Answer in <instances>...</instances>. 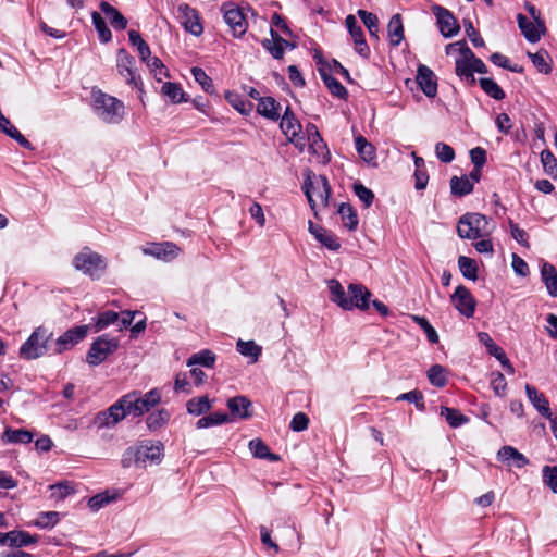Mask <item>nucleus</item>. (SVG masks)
I'll use <instances>...</instances> for the list:
<instances>
[{
    "instance_id": "a18cd8bd",
    "label": "nucleus",
    "mask_w": 557,
    "mask_h": 557,
    "mask_svg": "<svg viewBox=\"0 0 557 557\" xmlns=\"http://www.w3.org/2000/svg\"><path fill=\"white\" fill-rule=\"evenodd\" d=\"M458 267L466 278L472 281L478 278V265L473 259L460 256L458 258Z\"/></svg>"
},
{
    "instance_id": "4d7b16f0",
    "label": "nucleus",
    "mask_w": 557,
    "mask_h": 557,
    "mask_svg": "<svg viewBox=\"0 0 557 557\" xmlns=\"http://www.w3.org/2000/svg\"><path fill=\"white\" fill-rule=\"evenodd\" d=\"M191 74L194 76V79L202 87V89L212 94L214 92V86L211 77L207 75V73L201 67H193Z\"/></svg>"
},
{
    "instance_id": "680f3d73",
    "label": "nucleus",
    "mask_w": 557,
    "mask_h": 557,
    "mask_svg": "<svg viewBox=\"0 0 557 557\" xmlns=\"http://www.w3.org/2000/svg\"><path fill=\"white\" fill-rule=\"evenodd\" d=\"M59 521V515L55 511L41 512L37 519L35 524L41 529L52 528Z\"/></svg>"
},
{
    "instance_id": "c9c22d12",
    "label": "nucleus",
    "mask_w": 557,
    "mask_h": 557,
    "mask_svg": "<svg viewBox=\"0 0 557 557\" xmlns=\"http://www.w3.org/2000/svg\"><path fill=\"white\" fill-rule=\"evenodd\" d=\"M456 74L469 84H474L475 78L472 74V61L468 55H462L456 60Z\"/></svg>"
},
{
    "instance_id": "ddd939ff",
    "label": "nucleus",
    "mask_w": 557,
    "mask_h": 557,
    "mask_svg": "<svg viewBox=\"0 0 557 557\" xmlns=\"http://www.w3.org/2000/svg\"><path fill=\"white\" fill-rule=\"evenodd\" d=\"M177 17L186 32L194 36H200L203 33V26L198 12L187 3H181L177 7Z\"/></svg>"
},
{
    "instance_id": "f257e3e1",
    "label": "nucleus",
    "mask_w": 557,
    "mask_h": 557,
    "mask_svg": "<svg viewBox=\"0 0 557 557\" xmlns=\"http://www.w3.org/2000/svg\"><path fill=\"white\" fill-rule=\"evenodd\" d=\"M330 299L344 310L358 308L367 310L369 308L370 290L361 284H349L347 293L342 284L335 280L327 281Z\"/></svg>"
},
{
    "instance_id": "dca6fc26",
    "label": "nucleus",
    "mask_w": 557,
    "mask_h": 557,
    "mask_svg": "<svg viewBox=\"0 0 557 557\" xmlns=\"http://www.w3.org/2000/svg\"><path fill=\"white\" fill-rule=\"evenodd\" d=\"M137 466H146L147 462L159 463L162 459V444L160 442H146L136 446Z\"/></svg>"
},
{
    "instance_id": "9d476101",
    "label": "nucleus",
    "mask_w": 557,
    "mask_h": 557,
    "mask_svg": "<svg viewBox=\"0 0 557 557\" xmlns=\"http://www.w3.org/2000/svg\"><path fill=\"white\" fill-rule=\"evenodd\" d=\"M224 22L235 37H242L248 28L247 20L243 10L234 3H223L221 7Z\"/></svg>"
},
{
    "instance_id": "4468645a",
    "label": "nucleus",
    "mask_w": 557,
    "mask_h": 557,
    "mask_svg": "<svg viewBox=\"0 0 557 557\" xmlns=\"http://www.w3.org/2000/svg\"><path fill=\"white\" fill-rule=\"evenodd\" d=\"M451 301L460 314L467 318L473 317L476 301L466 286L459 285L456 287L451 295Z\"/></svg>"
},
{
    "instance_id": "4be33fe9",
    "label": "nucleus",
    "mask_w": 557,
    "mask_h": 557,
    "mask_svg": "<svg viewBox=\"0 0 557 557\" xmlns=\"http://www.w3.org/2000/svg\"><path fill=\"white\" fill-rule=\"evenodd\" d=\"M517 22L522 35L529 42L535 44L541 39L545 27L539 26L535 21H529L528 17L521 13L517 15Z\"/></svg>"
},
{
    "instance_id": "e2e57ef3",
    "label": "nucleus",
    "mask_w": 557,
    "mask_h": 557,
    "mask_svg": "<svg viewBox=\"0 0 557 557\" xmlns=\"http://www.w3.org/2000/svg\"><path fill=\"white\" fill-rule=\"evenodd\" d=\"M478 339L482 345L485 346L487 352L493 357H496L503 350V348L496 345V343L486 332H480L478 334Z\"/></svg>"
},
{
    "instance_id": "37998d69",
    "label": "nucleus",
    "mask_w": 557,
    "mask_h": 557,
    "mask_svg": "<svg viewBox=\"0 0 557 557\" xmlns=\"http://www.w3.org/2000/svg\"><path fill=\"white\" fill-rule=\"evenodd\" d=\"M92 24L98 33L99 39L101 42L107 44L112 38V33L110 28L107 26L106 21L98 12L91 13Z\"/></svg>"
},
{
    "instance_id": "a211bd4d",
    "label": "nucleus",
    "mask_w": 557,
    "mask_h": 557,
    "mask_svg": "<svg viewBox=\"0 0 557 557\" xmlns=\"http://www.w3.org/2000/svg\"><path fill=\"white\" fill-rule=\"evenodd\" d=\"M144 255L152 256L157 259L170 261L177 257L178 247L171 242L153 243L148 247L143 248Z\"/></svg>"
},
{
    "instance_id": "7c9ffc66",
    "label": "nucleus",
    "mask_w": 557,
    "mask_h": 557,
    "mask_svg": "<svg viewBox=\"0 0 557 557\" xmlns=\"http://www.w3.org/2000/svg\"><path fill=\"white\" fill-rule=\"evenodd\" d=\"M37 535H32L25 531L13 530L8 532V545L11 547H25L37 543Z\"/></svg>"
},
{
    "instance_id": "864d4df0",
    "label": "nucleus",
    "mask_w": 557,
    "mask_h": 557,
    "mask_svg": "<svg viewBox=\"0 0 557 557\" xmlns=\"http://www.w3.org/2000/svg\"><path fill=\"white\" fill-rule=\"evenodd\" d=\"M323 82L325 86L329 88L330 92L339 98L346 99L348 96L347 89L333 76L331 75H322Z\"/></svg>"
},
{
    "instance_id": "1a4fd4ad",
    "label": "nucleus",
    "mask_w": 557,
    "mask_h": 557,
    "mask_svg": "<svg viewBox=\"0 0 557 557\" xmlns=\"http://www.w3.org/2000/svg\"><path fill=\"white\" fill-rule=\"evenodd\" d=\"M131 404L133 417H140L145 412L150 411L161 400V394L157 388H153L145 394L134 391L127 394Z\"/></svg>"
},
{
    "instance_id": "13d9d810",
    "label": "nucleus",
    "mask_w": 557,
    "mask_h": 557,
    "mask_svg": "<svg viewBox=\"0 0 557 557\" xmlns=\"http://www.w3.org/2000/svg\"><path fill=\"white\" fill-rule=\"evenodd\" d=\"M354 191L356 196L359 198V200L363 202L366 208L371 207L374 199V194L371 189H369L361 183H356L354 184Z\"/></svg>"
},
{
    "instance_id": "2eb2a0df",
    "label": "nucleus",
    "mask_w": 557,
    "mask_h": 557,
    "mask_svg": "<svg viewBox=\"0 0 557 557\" xmlns=\"http://www.w3.org/2000/svg\"><path fill=\"white\" fill-rule=\"evenodd\" d=\"M88 325H78L67 330L55 342V352L62 354L82 342L88 334Z\"/></svg>"
},
{
    "instance_id": "f8f14e48",
    "label": "nucleus",
    "mask_w": 557,
    "mask_h": 557,
    "mask_svg": "<svg viewBox=\"0 0 557 557\" xmlns=\"http://www.w3.org/2000/svg\"><path fill=\"white\" fill-rule=\"evenodd\" d=\"M134 65L135 59L124 48H121L117 51L116 59L117 72L128 85L141 89V78L140 76L136 75Z\"/></svg>"
},
{
    "instance_id": "69168bd1",
    "label": "nucleus",
    "mask_w": 557,
    "mask_h": 557,
    "mask_svg": "<svg viewBox=\"0 0 557 557\" xmlns=\"http://www.w3.org/2000/svg\"><path fill=\"white\" fill-rule=\"evenodd\" d=\"M397 400H407L409 403H413L419 410H424V408H425V405L423 401V395L419 391H410V392L400 394L397 397Z\"/></svg>"
},
{
    "instance_id": "338daca9",
    "label": "nucleus",
    "mask_w": 557,
    "mask_h": 557,
    "mask_svg": "<svg viewBox=\"0 0 557 557\" xmlns=\"http://www.w3.org/2000/svg\"><path fill=\"white\" fill-rule=\"evenodd\" d=\"M463 27L467 36L475 47H483L484 40L480 36L479 32L474 28L470 20H463Z\"/></svg>"
},
{
    "instance_id": "c03bdc74",
    "label": "nucleus",
    "mask_w": 557,
    "mask_h": 557,
    "mask_svg": "<svg viewBox=\"0 0 557 557\" xmlns=\"http://www.w3.org/2000/svg\"><path fill=\"white\" fill-rule=\"evenodd\" d=\"M236 349L240 355L250 357L252 362H256L261 354V347L253 341L245 342L239 339L236 344Z\"/></svg>"
},
{
    "instance_id": "09e8293b",
    "label": "nucleus",
    "mask_w": 557,
    "mask_h": 557,
    "mask_svg": "<svg viewBox=\"0 0 557 557\" xmlns=\"http://www.w3.org/2000/svg\"><path fill=\"white\" fill-rule=\"evenodd\" d=\"M170 419V413L165 409L157 410L147 417L146 423L149 430L156 431L162 428Z\"/></svg>"
},
{
    "instance_id": "f3484780",
    "label": "nucleus",
    "mask_w": 557,
    "mask_h": 557,
    "mask_svg": "<svg viewBox=\"0 0 557 557\" xmlns=\"http://www.w3.org/2000/svg\"><path fill=\"white\" fill-rule=\"evenodd\" d=\"M416 81L422 92L429 97L434 98L437 94V78L434 72L426 65L420 64L417 70Z\"/></svg>"
},
{
    "instance_id": "603ef678",
    "label": "nucleus",
    "mask_w": 557,
    "mask_h": 557,
    "mask_svg": "<svg viewBox=\"0 0 557 557\" xmlns=\"http://www.w3.org/2000/svg\"><path fill=\"white\" fill-rule=\"evenodd\" d=\"M441 413L451 428H458L468 422V418L454 408L443 407Z\"/></svg>"
},
{
    "instance_id": "e433bc0d",
    "label": "nucleus",
    "mask_w": 557,
    "mask_h": 557,
    "mask_svg": "<svg viewBox=\"0 0 557 557\" xmlns=\"http://www.w3.org/2000/svg\"><path fill=\"white\" fill-rule=\"evenodd\" d=\"M216 360V356L209 349H203L199 352H196L189 357L187 360V366L193 367L196 364L213 368Z\"/></svg>"
},
{
    "instance_id": "412c9836",
    "label": "nucleus",
    "mask_w": 557,
    "mask_h": 557,
    "mask_svg": "<svg viewBox=\"0 0 557 557\" xmlns=\"http://www.w3.org/2000/svg\"><path fill=\"white\" fill-rule=\"evenodd\" d=\"M280 128L283 134L286 136L287 140L294 143L295 138L301 132V124L296 119L294 112L289 107L285 109V112L281 119Z\"/></svg>"
},
{
    "instance_id": "8fccbe9b",
    "label": "nucleus",
    "mask_w": 557,
    "mask_h": 557,
    "mask_svg": "<svg viewBox=\"0 0 557 557\" xmlns=\"http://www.w3.org/2000/svg\"><path fill=\"white\" fill-rule=\"evenodd\" d=\"M483 91L495 100H503L505 98L504 90L492 78H480L479 81Z\"/></svg>"
},
{
    "instance_id": "473e14b6",
    "label": "nucleus",
    "mask_w": 557,
    "mask_h": 557,
    "mask_svg": "<svg viewBox=\"0 0 557 557\" xmlns=\"http://www.w3.org/2000/svg\"><path fill=\"white\" fill-rule=\"evenodd\" d=\"M450 190L454 196L463 197L473 191V182L467 175L450 178Z\"/></svg>"
},
{
    "instance_id": "0eeeda50",
    "label": "nucleus",
    "mask_w": 557,
    "mask_h": 557,
    "mask_svg": "<svg viewBox=\"0 0 557 557\" xmlns=\"http://www.w3.org/2000/svg\"><path fill=\"white\" fill-rule=\"evenodd\" d=\"M131 401L127 394L111 405L107 410L97 414L96 423L99 428H109L115 425L127 416H132Z\"/></svg>"
},
{
    "instance_id": "ea45409f",
    "label": "nucleus",
    "mask_w": 557,
    "mask_h": 557,
    "mask_svg": "<svg viewBox=\"0 0 557 557\" xmlns=\"http://www.w3.org/2000/svg\"><path fill=\"white\" fill-rule=\"evenodd\" d=\"M430 383L436 387H444L447 384V370L441 364H433L428 370Z\"/></svg>"
},
{
    "instance_id": "3c124183",
    "label": "nucleus",
    "mask_w": 557,
    "mask_h": 557,
    "mask_svg": "<svg viewBox=\"0 0 557 557\" xmlns=\"http://www.w3.org/2000/svg\"><path fill=\"white\" fill-rule=\"evenodd\" d=\"M92 321H95V331L100 332L107 326L114 324L116 321H119V313L115 311L108 310L92 318Z\"/></svg>"
},
{
    "instance_id": "49530a36",
    "label": "nucleus",
    "mask_w": 557,
    "mask_h": 557,
    "mask_svg": "<svg viewBox=\"0 0 557 557\" xmlns=\"http://www.w3.org/2000/svg\"><path fill=\"white\" fill-rule=\"evenodd\" d=\"M309 140V149L313 154L321 156L323 158V162L329 161V150L326 144L320 136V134H314L308 138Z\"/></svg>"
},
{
    "instance_id": "79ce46f5",
    "label": "nucleus",
    "mask_w": 557,
    "mask_h": 557,
    "mask_svg": "<svg viewBox=\"0 0 557 557\" xmlns=\"http://www.w3.org/2000/svg\"><path fill=\"white\" fill-rule=\"evenodd\" d=\"M230 421V417L227 413L225 412H213L209 416H206V417H202L200 418L197 423H196V426L198 429H206V428H210V426H214V425H221L225 422H228Z\"/></svg>"
},
{
    "instance_id": "4c0bfd02",
    "label": "nucleus",
    "mask_w": 557,
    "mask_h": 557,
    "mask_svg": "<svg viewBox=\"0 0 557 557\" xmlns=\"http://www.w3.org/2000/svg\"><path fill=\"white\" fill-rule=\"evenodd\" d=\"M341 215L343 225L350 231H354L358 226V216L356 211L349 203H341L337 210Z\"/></svg>"
},
{
    "instance_id": "6ab92c4d",
    "label": "nucleus",
    "mask_w": 557,
    "mask_h": 557,
    "mask_svg": "<svg viewBox=\"0 0 557 557\" xmlns=\"http://www.w3.org/2000/svg\"><path fill=\"white\" fill-rule=\"evenodd\" d=\"M525 394L529 401L542 417L546 419L550 418L553 413L550 411L549 401L542 392L530 384H525Z\"/></svg>"
},
{
    "instance_id": "b1692460",
    "label": "nucleus",
    "mask_w": 557,
    "mask_h": 557,
    "mask_svg": "<svg viewBox=\"0 0 557 557\" xmlns=\"http://www.w3.org/2000/svg\"><path fill=\"white\" fill-rule=\"evenodd\" d=\"M309 232L327 249L336 251L341 248V243L334 234L320 225L313 224L311 221L309 222Z\"/></svg>"
},
{
    "instance_id": "052dcab7",
    "label": "nucleus",
    "mask_w": 557,
    "mask_h": 557,
    "mask_svg": "<svg viewBox=\"0 0 557 557\" xmlns=\"http://www.w3.org/2000/svg\"><path fill=\"white\" fill-rule=\"evenodd\" d=\"M491 387L497 396L504 397L506 395L507 382H506L503 373H500V372L492 373Z\"/></svg>"
},
{
    "instance_id": "bf43d9fd",
    "label": "nucleus",
    "mask_w": 557,
    "mask_h": 557,
    "mask_svg": "<svg viewBox=\"0 0 557 557\" xmlns=\"http://www.w3.org/2000/svg\"><path fill=\"white\" fill-rule=\"evenodd\" d=\"M543 482L557 494V467L544 466L542 469Z\"/></svg>"
},
{
    "instance_id": "a19ab883",
    "label": "nucleus",
    "mask_w": 557,
    "mask_h": 557,
    "mask_svg": "<svg viewBox=\"0 0 557 557\" xmlns=\"http://www.w3.org/2000/svg\"><path fill=\"white\" fill-rule=\"evenodd\" d=\"M128 38L132 46L137 48L138 54L143 61H147L151 51L146 41L141 38L140 34L134 29L128 32Z\"/></svg>"
},
{
    "instance_id": "a878e982",
    "label": "nucleus",
    "mask_w": 557,
    "mask_h": 557,
    "mask_svg": "<svg viewBox=\"0 0 557 557\" xmlns=\"http://www.w3.org/2000/svg\"><path fill=\"white\" fill-rule=\"evenodd\" d=\"M456 47H459V52L462 55H468L470 60L472 61V74L474 72L485 74L487 72V67L484 64V62L476 58L472 50L466 45L465 41H457L455 44H449L446 46V53L449 54L451 50H454Z\"/></svg>"
},
{
    "instance_id": "6e6552de",
    "label": "nucleus",
    "mask_w": 557,
    "mask_h": 557,
    "mask_svg": "<svg viewBox=\"0 0 557 557\" xmlns=\"http://www.w3.org/2000/svg\"><path fill=\"white\" fill-rule=\"evenodd\" d=\"M119 347V343L114 338L107 335L99 336L95 339L87 352L86 361L90 366H98L103 362Z\"/></svg>"
},
{
    "instance_id": "f704fd0d",
    "label": "nucleus",
    "mask_w": 557,
    "mask_h": 557,
    "mask_svg": "<svg viewBox=\"0 0 557 557\" xmlns=\"http://www.w3.org/2000/svg\"><path fill=\"white\" fill-rule=\"evenodd\" d=\"M388 37L393 46H398L404 38V26L400 14H395L387 25Z\"/></svg>"
},
{
    "instance_id": "cd10ccee",
    "label": "nucleus",
    "mask_w": 557,
    "mask_h": 557,
    "mask_svg": "<svg viewBox=\"0 0 557 557\" xmlns=\"http://www.w3.org/2000/svg\"><path fill=\"white\" fill-rule=\"evenodd\" d=\"M541 277L544 282L549 296L557 297V270L549 262H543L541 265Z\"/></svg>"
},
{
    "instance_id": "774afa93",
    "label": "nucleus",
    "mask_w": 557,
    "mask_h": 557,
    "mask_svg": "<svg viewBox=\"0 0 557 557\" xmlns=\"http://www.w3.org/2000/svg\"><path fill=\"white\" fill-rule=\"evenodd\" d=\"M509 227L512 238L523 247L529 248L530 244L528 240V233L524 230L520 228L518 224L513 223L512 221L509 222Z\"/></svg>"
},
{
    "instance_id": "423d86ee",
    "label": "nucleus",
    "mask_w": 557,
    "mask_h": 557,
    "mask_svg": "<svg viewBox=\"0 0 557 557\" xmlns=\"http://www.w3.org/2000/svg\"><path fill=\"white\" fill-rule=\"evenodd\" d=\"M73 264L76 270L89 275L92 280L100 278L107 268L106 260L99 253L88 248L75 256Z\"/></svg>"
},
{
    "instance_id": "bb28decb",
    "label": "nucleus",
    "mask_w": 557,
    "mask_h": 557,
    "mask_svg": "<svg viewBox=\"0 0 557 557\" xmlns=\"http://www.w3.org/2000/svg\"><path fill=\"white\" fill-rule=\"evenodd\" d=\"M355 147L359 157L368 164L376 165V151L374 146L369 143L363 136L358 135L355 137Z\"/></svg>"
},
{
    "instance_id": "7ed1b4c3",
    "label": "nucleus",
    "mask_w": 557,
    "mask_h": 557,
    "mask_svg": "<svg viewBox=\"0 0 557 557\" xmlns=\"http://www.w3.org/2000/svg\"><path fill=\"white\" fill-rule=\"evenodd\" d=\"M494 228V224L484 214L466 213L458 221L457 233L461 238L478 239L490 236Z\"/></svg>"
},
{
    "instance_id": "39448f33",
    "label": "nucleus",
    "mask_w": 557,
    "mask_h": 557,
    "mask_svg": "<svg viewBox=\"0 0 557 557\" xmlns=\"http://www.w3.org/2000/svg\"><path fill=\"white\" fill-rule=\"evenodd\" d=\"M52 337V332L44 326L34 330L30 336L20 348V357L25 360H33L47 352V344Z\"/></svg>"
},
{
    "instance_id": "72a5a7b5",
    "label": "nucleus",
    "mask_w": 557,
    "mask_h": 557,
    "mask_svg": "<svg viewBox=\"0 0 557 557\" xmlns=\"http://www.w3.org/2000/svg\"><path fill=\"white\" fill-rule=\"evenodd\" d=\"M212 408V403L208 396L194 397L186 404L187 412L191 416L199 417L208 412Z\"/></svg>"
},
{
    "instance_id": "0e129e2a",
    "label": "nucleus",
    "mask_w": 557,
    "mask_h": 557,
    "mask_svg": "<svg viewBox=\"0 0 557 557\" xmlns=\"http://www.w3.org/2000/svg\"><path fill=\"white\" fill-rule=\"evenodd\" d=\"M435 152L436 157L444 163H449L455 159L454 149L445 143H437L435 146Z\"/></svg>"
},
{
    "instance_id": "f03ea898",
    "label": "nucleus",
    "mask_w": 557,
    "mask_h": 557,
    "mask_svg": "<svg viewBox=\"0 0 557 557\" xmlns=\"http://www.w3.org/2000/svg\"><path fill=\"white\" fill-rule=\"evenodd\" d=\"M92 109L96 115L108 124H117L124 116V104L117 98L100 89L91 91Z\"/></svg>"
},
{
    "instance_id": "c756f323",
    "label": "nucleus",
    "mask_w": 557,
    "mask_h": 557,
    "mask_svg": "<svg viewBox=\"0 0 557 557\" xmlns=\"http://www.w3.org/2000/svg\"><path fill=\"white\" fill-rule=\"evenodd\" d=\"M280 103L272 97H262L259 98L257 111L262 116L271 120L277 121L280 119Z\"/></svg>"
},
{
    "instance_id": "58836bf2",
    "label": "nucleus",
    "mask_w": 557,
    "mask_h": 557,
    "mask_svg": "<svg viewBox=\"0 0 557 557\" xmlns=\"http://www.w3.org/2000/svg\"><path fill=\"white\" fill-rule=\"evenodd\" d=\"M161 94L169 98L173 103L186 102L185 92L180 84L166 82L161 87Z\"/></svg>"
},
{
    "instance_id": "de8ad7c7",
    "label": "nucleus",
    "mask_w": 557,
    "mask_h": 557,
    "mask_svg": "<svg viewBox=\"0 0 557 557\" xmlns=\"http://www.w3.org/2000/svg\"><path fill=\"white\" fill-rule=\"evenodd\" d=\"M249 449L257 458L277 460V456L271 454L269 447L259 438H255L249 442Z\"/></svg>"
},
{
    "instance_id": "5701e85b",
    "label": "nucleus",
    "mask_w": 557,
    "mask_h": 557,
    "mask_svg": "<svg viewBox=\"0 0 557 557\" xmlns=\"http://www.w3.org/2000/svg\"><path fill=\"white\" fill-rule=\"evenodd\" d=\"M226 405L233 419H248L251 417L252 404L246 396L232 397Z\"/></svg>"
},
{
    "instance_id": "6e6d98bb",
    "label": "nucleus",
    "mask_w": 557,
    "mask_h": 557,
    "mask_svg": "<svg viewBox=\"0 0 557 557\" xmlns=\"http://www.w3.org/2000/svg\"><path fill=\"white\" fill-rule=\"evenodd\" d=\"M411 319L424 331L426 338L430 343H438V334L426 318L420 315H411Z\"/></svg>"
},
{
    "instance_id": "2f4dec72",
    "label": "nucleus",
    "mask_w": 557,
    "mask_h": 557,
    "mask_svg": "<svg viewBox=\"0 0 557 557\" xmlns=\"http://www.w3.org/2000/svg\"><path fill=\"white\" fill-rule=\"evenodd\" d=\"M1 438L4 443L28 444L33 441L34 435L32 432L24 429L14 430L7 428Z\"/></svg>"
},
{
    "instance_id": "9b49d317",
    "label": "nucleus",
    "mask_w": 557,
    "mask_h": 557,
    "mask_svg": "<svg viewBox=\"0 0 557 557\" xmlns=\"http://www.w3.org/2000/svg\"><path fill=\"white\" fill-rule=\"evenodd\" d=\"M432 12L436 17V24L443 37L451 38L459 33L460 25L448 9L435 4L432 7Z\"/></svg>"
},
{
    "instance_id": "20e7f679",
    "label": "nucleus",
    "mask_w": 557,
    "mask_h": 557,
    "mask_svg": "<svg viewBox=\"0 0 557 557\" xmlns=\"http://www.w3.org/2000/svg\"><path fill=\"white\" fill-rule=\"evenodd\" d=\"M302 188L312 210H315L318 202L322 206L327 205L331 196V186L326 176H315L309 171Z\"/></svg>"
},
{
    "instance_id": "393cba45",
    "label": "nucleus",
    "mask_w": 557,
    "mask_h": 557,
    "mask_svg": "<svg viewBox=\"0 0 557 557\" xmlns=\"http://www.w3.org/2000/svg\"><path fill=\"white\" fill-rule=\"evenodd\" d=\"M497 456L503 462H507L508 466H513L516 468H523L529 463L528 458L523 454L508 445L503 446L498 450Z\"/></svg>"
},
{
    "instance_id": "c85d7f7f",
    "label": "nucleus",
    "mask_w": 557,
    "mask_h": 557,
    "mask_svg": "<svg viewBox=\"0 0 557 557\" xmlns=\"http://www.w3.org/2000/svg\"><path fill=\"white\" fill-rule=\"evenodd\" d=\"M100 10L104 13V15L108 17L111 26L116 30H123L127 26V20L124 17V15L117 11L114 7H112L110 3L102 1L100 2Z\"/></svg>"
},
{
    "instance_id": "5fc2aeb1",
    "label": "nucleus",
    "mask_w": 557,
    "mask_h": 557,
    "mask_svg": "<svg viewBox=\"0 0 557 557\" xmlns=\"http://www.w3.org/2000/svg\"><path fill=\"white\" fill-rule=\"evenodd\" d=\"M528 57L531 59L534 66L539 70V72L548 74L552 71L549 63L547 62L548 53L544 50H541L535 53L528 52Z\"/></svg>"
},
{
    "instance_id": "aec40b11",
    "label": "nucleus",
    "mask_w": 557,
    "mask_h": 557,
    "mask_svg": "<svg viewBox=\"0 0 557 557\" xmlns=\"http://www.w3.org/2000/svg\"><path fill=\"white\" fill-rule=\"evenodd\" d=\"M271 38L262 41V47L274 58L282 59L285 48H294L295 45L283 39L273 28L270 29Z\"/></svg>"
}]
</instances>
